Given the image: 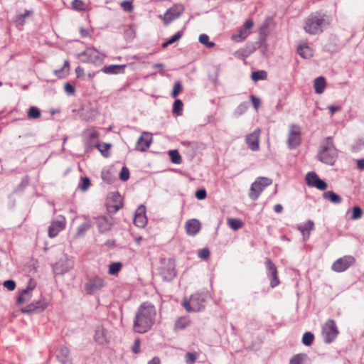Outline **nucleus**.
I'll list each match as a JSON object with an SVG mask.
<instances>
[{
  "label": "nucleus",
  "instance_id": "nucleus-64",
  "mask_svg": "<svg viewBox=\"0 0 364 364\" xmlns=\"http://www.w3.org/2000/svg\"><path fill=\"white\" fill-rule=\"evenodd\" d=\"M357 168L361 171L364 170V159L357 160Z\"/></svg>",
  "mask_w": 364,
  "mask_h": 364
},
{
  "label": "nucleus",
  "instance_id": "nucleus-3",
  "mask_svg": "<svg viewBox=\"0 0 364 364\" xmlns=\"http://www.w3.org/2000/svg\"><path fill=\"white\" fill-rule=\"evenodd\" d=\"M328 24L326 15L318 13L310 14L304 21L305 31L311 35H316L323 31V28Z\"/></svg>",
  "mask_w": 364,
  "mask_h": 364
},
{
  "label": "nucleus",
  "instance_id": "nucleus-58",
  "mask_svg": "<svg viewBox=\"0 0 364 364\" xmlns=\"http://www.w3.org/2000/svg\"><path fill=\"white\" fill-rule=\"evenodd\" d=\"M3 284L4 287L10 291L14 290L16 287V283L13 280H6L4 282Z\"/></svg>",
  "mask_w": 364,
  "mask_h": 364
},
{
  "label": "nucleus",
  "instance_id": "nucleus-32",
  "mask_svg": "<svg viewBox=\"0 0 364 364\" xmlns=\"http://www.w3.org/2000/svg\"><path fill=\"white\" fill-rule=\"evenodd\" d=\"M31 299V291L26 289H23L17 297V303L18 304L28 301Z\"/></svg>",
  "mask_w": 364,
  "mask_h": 364
},
{
  "label": "nucleus",
  "instance_id": "nucleus-49",
  "mask_svg": "<svg viewBox=\"0 0 364 364\" xmlns=\"http://www.w3.org/2000/svg\"><path fill=\"white\" fill-rule=\"evenodd\" d=\"M181 90H182L181 83L179 81L176 82L174 84V86H173V89L171 92V96L173 97H176L178 95V94L181 92Z\"/></svg>",
  "mask_w": 364,
  "mask_h": 364
},
{
  "label": "nucleus",
  "instance_id": "nucleus-47",
  "mask_svg": "<svg viewBox=\"0 0 364 364\" xmlns=\"http://www.w3.org/2000/svg\"><path fill=\"white\" fill-rule=\"evenodd\" d=\"M32 14V11H26L23 14H18L16 16L15 21L16 23L23 25L24 23V18L28 16H30Z\"/></svg>",
  "mask_w": 364,
  "mask_h": 364
},
{
  "label": "nucleus",
  "instance_id": "nucleus-43",
  "mask_svg": "<svg viewBox=\"0 0 364 364\" xmlns=\"http://www.w3.org/2000/svg\"><path fill=\"white\" fill-rule=\"evenodd\" d=\"M306 354H297L290 360L289 364H303V362L306 359Z\"/></svg>",
  "mask_w": 364,
  "mask_h": 364
},
{
  "label": "nucleus",
  "instance_id": "nucleus-24",
  "mask_svg": "<svg viewBox=\"0 0 364 364\" xmlns=\"http://www.w3.org/2000/svg\"><path fill=\"white\" fill-rule=\"evenodd\" d=\"M46 304L41 301L33 302L21 310L23 313L41 312L46 309Z\"/></svg>",
  "mask_w": 364,
  "mask_h": 364
},
{
  "label": "nucleus",
  "instance_id": "nucleus-28",
  "mask_svg": "<svg viewBox=\"0 0 364 364\" xmlns=\"http://www.w3.org/2000/svg\"><path fill=\"white\" fill-rule=\"evenodd\" d=\"M314 87L316 93H323L326 87L325 78L323 77H318L316 78L314 80Z\"/></svg>",
  "mask_w": 364,
  "mask_h": 364
},
{
  "label": "nucleus",
  "instance_id": "nucleus-23",
  "mask_svg": "<svg viewBox=\"0 0 364 364\" xmlns=\"http://www.w3.org/2000/svg\"><path fill=\"white\" fill-rule=\"evenodd\" d=\"M126 65H110L105 66L102 71L108 75H116L124 73Z\"/></svg>",
  "mask_w": 364,
  "mask_h": 364
},
{
  "label": "nucleus",
  "instance_id": "nucleus-56",
  "mask_svg": "<svg viewBox=\"0 0 364 364\" xmlns=\"http://www.w3.org/2000/svg\"><path fill=\"white\" fill-rule=\"evenodd\" d=\"M90 185V179L88 178L85 177V178H82V183L79 186V187L82 191H86L89 188Z\"/></svg>",
  "mask_w": 364,
  "mask_h": 364
},
{
  "label": "nucleus",
  "instance_id": "nucleus-37",
  "mask_svg": "<svg viewBox=\"0 0 364 364\" xmlns=\"http://www.w3.org/2000/svg\"><path fill=\"white\" fill-rule=\"evenodd\" d=\"M248 109V103L246 102L240 103L234 111V114L236 117L241 116Z\"/></svg>",
  "mask_w": 364,
  "mask_h": 364
},
{
  "label": "nucleus",
  "instance_id": "nucleus-50",
  "mask_svg": "<svg viewBox=\"0 0 364 364\" xmlns=\"http://www.w3.org/2000/svg\"><path fill=\"white\" fill-rule=\"evenodd\" d=\"M129 169L125 166L122 167L121 172L119 173L120 180L122 181H126L129 179Z\"/></svg>",
  "mask_w": 364,
  "mask_h": 364
},
{
  "label": "nucleus",
  "instance_id": "nucleus-4",
  "mask_svg": "<svg viewBox=\"0 0 364 364\" xmlns=\"http://www.w3.org/2000/svg\"><path fill=\"white\" fill-rule=\"evenodd\" d=\"M205 301L202 294L196 293L189 299H184L182 304L188 312L200 311L204 309Z\"/></svg>",
  "mask_w": 364,
  "mask_h": 364
},
{
  "label": "nucleus",
  "instance_id": "nucleus-8",
  "mask_svg": "<svg viewBox=\"0 0 364 364\" xmlns=\"http://www.w3.org/2000/svg\"><path fill=\"white\" fill-rule=\"evenodd\" d=\"M106 286L105 280L98 277L89 279L85 284V289L88 294H94L102 290Z\"/></svg>",
  "mask_w": 364,
  "mask_h": 364
},
{
  "label": "nucleus",
  "instance_id": "nucleus-51",
  "mask_svg": "<svg viewBox=\"0 0 364 364\" xmlns=\"http://www.w3.org/2000/svg\"><path fill=\"white\" fill-rule=\"evenodd\" d=\"M186 362L187 364H193L196 362L197 358L196 353H188L186 355Z\"/></svg>",
  "mask_w": 364,
  "mask_h": 364
},
{
  "label": "nucleus",
  "instance_id": "nucleus-38",
  "mask_svg": "<svg viewBox=\"0 0 364 364\" xmlns=\"http://www.w3.org/2000/svg\"><path fill=\"white\" fill-rule=\"evenodd\" d=\"M183 104L181 100H176L173 105V113L177 116L181 115Z\"/></svg>",
  "mask_w": 364,
  "mask_h": 364
},
{
  "label": "nucleus",
  "instance_id": "nucleus-19",
  "mask_svg": "<svg viewBox=\"0 0 364 364\" xmlns=\"http://www.w3.org/2000/svg\"><path fill=\"white\" fill-rule=\"evenodd\" d=\"M151 141V135L149 133L144 132L137 141L136 149L145 151L150 146Z\"/></svg>",
  "mask_w": 364,
  "mask_h": 364
},
{
  "label": "nucleus",
  "instance_id": "nucleus-36",
  "mask_svg": "<svg viewBox=\"0 0 364 364\" xmlns=\"http://www.w3.org/2000/svg\"><path fill=\"white\" fill-rule=\"evenodd\" d=\"M92 222L89 220H85L83 223H82L77 229V234L79 235H84L91 227Z\"/></svg>",
  "mask_w": 364,
  "mask_h": 364
},
{
  "label": "nucleus",
  "instance_id": "nucleus-10",
  "mask_svg": "<svg viewBox=\"0 0 364 364\" xmlns=\"http://www.w3.org/2000/svg\"><path fill=\"white\" fill-rule=\"evenodd\" d=\"M355 259L353 257L350 255L344 256L336 261L332 264V269L337 272H341L346 270L350 266L354 264Z\"/></svg>",
  "mask_w": 364,
  "mask_h": 364
},
{
  "label": "nucleus",
  "instance_id": "nucleus-18",
  "mask_svg": "<svg viewBox=\"0 0 364 364\" xmlns=\"http://www.w3.org/2000/svg\"><path fill=\"white\" fill-rule=\"evenodd\" d=\"M183 9L181 6H176L167 10L164 16V22L167 25L174 19L177 18L182 14Z\"/></svg>",
  "mask_w": 364,
  "mask_h": 364
},
{
  "label": "nucleus",
  "instance_id": "nucleus-34",
  "mask_svg": "<svg viewBox=\"0 0 364 364\" xmlns=\"http://www.w3.org/2000/svg\"><path fill=\"white\" fill-rule=\"evenodd\" d=\"M228 224L234 230L241 228L243 225L242 221L236 218H228Z\"/></svg>",
  "mask_w": 364,
  "mask_h": 364
},
{
  "label": "nucleus",
  "instance_id": "nucleus-26",
  "mask_svg": "<svg viewBox=\"0 0 364 364\" xmlns=\"http://www.w3.org/2000/svg\"><path fill=\"white\" fill-rule=\"evenodd\" d=\"M95 339L100 344L107 343V338L105 329L102 326L97 327L95 333Z\"/></svg>",
  "mask_w": 364,
  "mask_h": 364
},
{
  "label": "nucleus",
  "instance_id": "nucleus-21",
  "mask_svg": "<svg viewBox=\"0 0 364 364\" xmlns=\"http://www.w3.org/2000/svg\"><path fill=\"white\" fill-rule=\"evenodd\" d=\"M186 229L188 235H195L200 229V223L196 219L189 220L186 222Z\"/></svg>",
  "mask_w": 364,
  "mask_h": 364
},
{
  "label": "nucleus",
  "instance_id": "nucleus-14",
  "mask_svg": "<svg viewBox=\"0 0 364 364\" xmlns=\"http://www.w3.org/2000/svg\"><path fill=\"white\" fill-rule=\"evenodd\" d=\"M65 227V218L60 217L58 219L53 221L48 228V235L50 237H55L59 232Z\"/></svg>",
  "mask_w": 364,
  "mask_h": 364
},
{
  "label": "nucleus",
  "instance_id": "nucleus-35",
  "mask_svg": "<svg viewBox=\"0 0 364 364\" xmlns=\"http://www.w3.org/2000/svg\"><path fill=\"white\" fill-rule=\"evenodd\" d=\"M96 147L98 149V150L101 152V154L107 157L109 156V150L111 147L110 144H97L96 145Z\"/></svg>",
  "mask_w": 364,
  "mask_h": 364
},
{
  "label": "nucleus",
  "instance_id": "nucleus-60",
  "mask_svg": "<svg viewBox=\"0 0 364 364\" xmlns=\"http://www.w3.org/2000/svg\"><path fill=\"white\" fill-rule=\"evenodd\" d=\"M207 193L205 189H200L196 192V197L198 200H203L206 198Z\"/></svg>",
  "mask_w": 364,
  "mask_h": 364
},
{
  "label": "nucleus",
  "instance_id": "nucleus-59",
  "mask_svg": "<svg viewBox=\"0 0 364 364\" xmlns=\"http://www.w3.org/2000/svg\"><path fill=\"white\" fill-rule=\"evenodd\" d=\"M121 6L124 9V10L126 11H132L133 9L132 4L129 1H123L121 3Z\"/></svg>",
  "mask_w": 364,
  "mask_h": 364
},
{
  "label": "nucleus",
  "instance_id": "nucleus-62",
  "mask_svg": "<svg viewBox=\"0 0 364 364\" xmlns=\"http://www.w3.org/2000/svg\"><path fill=\"white\" fill-rule=\"evenodd\" d=\"M36 287V282L33 279H30L27 287L25 289L28 291H32Z\"/></svg>",
  "mask_w": 364,
  "mask_h": 364
},
{
  "label": "nucleus",
  "instance_id": "nucleus-20",
  "mask_svg": "<svg viewBox=\"0 0 364 364\" xmlns=\"http://www.w3.org/2000/svg\"><path fill=\"white\" fill-rule=\"evenodd\" d=\"M97 225L100 232H105L111 230L112 223L109 218L100 216L97 218Z\"/></svg>",
  "mask_w": 364,
  "mask_h": 364
},
{
  "label": "nucleus",
  "instance_id": "nucleus-17",
  "mask_svg": "<svg viewBox=\"0 0 364 364\" xmlns=\"http://www.w3.org/2000/svg\"><path fill=\"white\" fill-rule=\"evenodd\" d=\"M260 134V129H256L252 132L247 135L245 141L248 147L252 151H257L259 149V137Z\"/></svg>",
  "mask_w": 364,
  "mask_h": 364
},
{
  "label": "nucleus",
  "instance_id": "nucleus-45",
  "mask_svg": "<svg viewBox=\"0 0 364 364\" xmlns=\"http://www.w3.org/2000/svg\"><path fill=\"white\" fill-rule=\"evenodd\" d=\"M72 8L76 11H85L86 9L85 4L81 0H73L72 2Z\"/></svg>",
  "mask_w": 364,
  "mask_h": 364
},
{
  "label": "nucleus",
  "instance_id": "nucleus-61",
  "mask_svg": "<svg viewBox=\"0 0 364 364\" xmlns=\"http://www.w3.org/2000/svg\"><path fill=\"white\" fill-rule=\"evenodd\" d=\"M250 100L254 108L257 110L260 105V100L254 95L250 96Z\"/></svg>",
  "mask_w": 364,
  "mask_h": 364
},
{
  "label": "nucleus",
  "instance_id": "nucleus-42",
  "mask_svg": "<svg viewBox=\"0 0 364 364\" xmlns=\"http://www.w3.org/2000/svg\"><path fill=\"white\" fill-rule=\"evenodd\" d=\"M168 155L173 164H179L181 162V157L177 150H171Z\"/></svg>",
  "mask_w": 364,
  "mask_h": 364
},
{
  "label": "nucleus",
  "instance_id": "nucleus-13",
  "mask_svg": "<svg viewBox=\"0 0 364 364\" xmlns=\"http://www.w3.org/2000/svg\"><path fill=\"white\" fill-rule=\"evenodd\" d=\"M74 266V262L71 259L65 258L60 259L53 266V271L55 274H63L71 269Z\"/></svg>",
  "mask_w": 364,
  "mask_h": 364
},
{
  "label": "nucleus",
  "instance_id": "nucleus-55",
  "mask_svg": "<svg viewBox=\"0 0 364 364\" xmlns=\"http://www.w3.org/2000/svg\"><path fill=\"white\" fill-rule=\"evenodd\" d=\"M65 91L70 95H73L75 92V87L70 83H65L64 85Z\"/></svg>",
  "mask_w": 364,
  "mask_h": 364
},
{
  "label": "nucleus",
  "instance_id": "nucleus-22",
  "mask_svg": "<svg viewBox=\"0 0 364 364\" xmlns=\"http://www.w3.org/2000/svg\"><path fill=\"white\" fill-rule=\"evenodd\" d=\"M70 350L65 346H61L57 350L56 358L61 364H66L70 361Z\"/></svg>",
  "mask_w": 364,
  "mask_h": 364
},
{
  "label": "nucleus",
  "instance_id": "nucleus-9",
  "mask_svg": "<svg viewBox=\"0 0 364 364\" xmlns=\"http://www.w3.org/2000/svg\"><path fill=\"white\" fill-rule=\"evenodd\" d=\"M287 143L290 149H294L300 144L301 129L298 125H290Z\"/></svg>",
  "mask_w": 364,
  "mask_h": 364
},
{
  "label": "nucleus",
  "instance_id": "nucleus-2",
  "mask_svg": "<svg viewBox=\"0 0 364 364\" xmlns=\"http://www.w3.org/2000/svg\"><path fill=\"white\" fill-rule=\"evenodd\" d=\"M338 158V151L331 136L326 137L320 144L316 159L327 165H334Z\"/></svg>",
  "mask_w": 364,
  "mask_h": 364
},
{
  "label": "nucleus",
  "instance_id": "nucleus-54",
  "mask_svg": "<svg viewBox=\"0 0 364 364\" xmlns=\"http://www.w3.org/2000/svg\"><path fill=\"white\" fill-rule=\"evenodd\" d=\"M183 31H178L174 36H173L168 41V43L170 45L178 41L183 36Z\"/></svg>",
  "mask_w": 364,
  "mask_h": 364
},
{
  "label": "nucleus",
  "instance_id": "nucleus-31",
  "mask_svg": "<svg viewBox=\"0 0 364 364\" xmlns=\"http://www.w3.org/2000/svg\"><path fill=\"white\" fill-rule=\"evenodd\" d=\"M69 70H70V63H69V61L68 60H65L64 65L61 68L54 70V74L57 77L61 78V77H64L66 74H68Z\"/></svg>",
  "mask_w": 364,
  "mask_h": 364
},
{
  "label": "nucleus",
  "instance_id": "nucleus-44",
  "mask_svg": "<svg viewBox=\"0 0 364 364\" xmlns=\"http://www.w3.org/2000/svg\"><path fill=\"white\" fill-rule=\"evenodd\" d=\"M122 268V264L120 262H114L109 265V274L111 275L117 274Z\"/></svg>",
  "mask_w": 364,
  "mask_h": 364
},
{
  "label": "nucleus",
  "instance_id": "nucleus-41",
  "mask_svg": "<svg viewBox=\"0 0 364 364\" xmlns=\"http://www.w3.org/2000/svg\"><path fill=\"white\" fill-rule=\"evenodd\" d=\"M199 42L205 45L208 48H213L215 46V43L209 41V36L206 34H200L199 36Z\"/></svg>",
  "mask_w": 364,
  "mask_h": 364
},
{
  "label": "nucleus",
  "instance_id": "nucleus-6",
  "mask_svg": "<svg viewBox=\"0 0 364 364\" xmlns=\"http://www.w3.org/2000/svg\"><path fill=\"white\" fill-rule=\"evenodd\" d=\"M338 333L339 331L336 325L335 321L333 319L327 320L322 327V336L324 338V342L326 343L333 342Z\"/></svg>",
  "mask_w": 364,
  "mask_h": 364
},
{
  "label": "nucleus",
  "instance_id": "nucleus-46",
  "mask_svg": "<svg viewBox=\"0 0 364 364\" xmlns=\"http://www.w3.org/2000/svg\"><path fill=\"white\" fill-rule=\"evenodd\" d=\"M28 116L31 119H38L41 116V112L37 107H31L28 112Z\"/></svg>",
  "mask_w": 364,
  "mask_h": 364
},
{
  "label": "nucleus",
  "instance_id": "nucleus-1",
  "mask_svg": "<svg viewBox=\"0 0 364 364\" xmlns=\"http://www.w3.org/2000/svg\"><path fill=\"white\" fill-rule=\"evenodd\" d=\"M156 316V311L154 306L143 303L136 313L133 324L134 331L139 333L147 332L154 324Z\"/></svg>",
  "mask_w": 364,
  "mask_h": 364
},
{
  "label": "nucleus",
  "instance_id": "nucleus-30",
  "mask_svg": "<svg viewBox=\"0 0 364 364\" xmlns=\"http://www.w3.org/2000/svg\"><path fill=\"white\" fill-rule=\"evenodd\" d=\"M297 53L304 58H309L313 55L312 50L308 46H299Z\"/></svg>",
  "mask_w": 364,
  "mask_h": 364
},
{
  "label": "nucleus",
  "instance_id": "nucleus-15",
  "mask_svg": "<svg viewBox=\"0 0 364 364\" xmlns=\"http://www.w3.org/2000/svg\"><path fill=\"white\" fill-rule=\"evenodd\" d=\"M82 55H86L88 60L94 64H102L105 58V55L103 53H100L95 48H90L86 49Z\"/></svg>",
  "mask_w": 364,
  "mask_h": 364
},
{
  "label": "nucleus",
  "instance_id": "nucleus-53",
  "mask_svg": "<svg viewBox=\"0 0 364 364\" xmlns=\"http://www.w3.org/2000/svg\"><path fill=\"white\" fill-rule=\"evenodd\" d=\"M198 257L201 259H205L210 256V251L208 248H203L198 251Z\"/></svg>",
  "mask_w": 364,
  "mask_h": 364
},
{
  "label": "nucleus",
  "instance_id": "nucleus-29",
  "mask_svg": "<svg viewBox=\"0 0 364 364\" xmlns=\"http://www.w3.org/2000/svg\"><path fill=\"white\" fill-rule=\"evenodd\" d=\"M191 323V321L188 316H182L178 318L174 324V329L178 330H183L186 327H187Z\"/></svg>",
  "mask_w": 364,
  "mask_h": 364
},
{
  "label": "nucleus",
  "instance_id": "nucleus-25",
  "mask_svg": "<svg viewBox=\"0 0 364 364\" xmlns=\"http://www.w3.org/2000/svg\"><path fill=\"white\" fill-rule=\"evenodd\" d=\"M314 223L312 220H308L304 225L298 226V230L301 232L304 241L307 240L310 236L311 230H314Z\"/></svg>",
  "mask_w": 364,
  "mask_h": 364
},
{
  "label": "nucleus",
  "instance_id": "nucleus-57",
  "mask_svg": "<svg viewBox=\"0 0 364 364\" xmlns=\"http://www.w3.org/2000/svg\"><path fill=\"white\" fill-rule=\"evenodd\" d=\"M124 36L127 40H131L134 37V30L129 27L124 31Z\"/></svg>",
  "mask_w": 364,
  "mask_h": 364
},
{
  "label": "nucleus",
  "instance_id": "nucleus-5",
  "mask_svg": "<svg viewBox=\"0 0 364 364\" xmlns=\"http://www.w3.org/2000/svg\"><path fill=\"white\" fill-rule=\"evenodd\" d=\"M272 183V179L267 177H259L251 185L249 197L252 200H256L263 190Z\"/></svg>",
  "mask_w": 364,
  "mask_h": 364
},
{
  "label": "nucleus",
  "instance_id": "nucleus-48",
  "mask_svg": "<svg viewBox=\"0 0 364 364\" xmlns=\"http://www.w3.org/2000/svg\"><path fill=\"white\" fill-rule=\"evenodd\" d=\"M363 215L362 209L358 206L353 207L352 210L351 219L357 220L361 218Z\"/></svg>",
  "mask_w": 364,
  "mask_h": 364
},
{
  "label": "nucleus",
  "instance_id": "nucleus-39",
  "mask_svg": "<svg viewBox=\"0 0 364 364\" xmlns=\"http://www.w3.org/2000/svg\"><path fill=\"white\" fill-rule=\"evenodd\" d=\"M318 176L315 172H309L306 176V181L308 186L313 187V184H315L318 180Z\"/></svg>",
  "mask_w": 364,
  "mask_h": 364
},
{
  "label": "nucleus",
  "instance_id": "nucleus-7",
  "mask_svg": "<svg viewBox=\"0 0 364 364\" xmlns=\"http://www.w3.org/2000/svg\"><path fill=\"white\" fill-rule=\"evenodd\" d=\"M159 274L166 281L172 280L176 276L175 262L173 259H164L161 260Z\"/></svg>",
  "mask_w": 364,
  "mask_h": 364
},
{
  "label": "nucleus",
  "instance_id": "nucleus-52",
  "mask_svg": "<svg viewBox=\"0 0 364 364\" xmlns=\"http://www.w3.org/2000/svg\"><path fill=\"white\" fill-rule=\"evenodd\" d=\"M313 187H316L321 191H323L327 188V183L318 178L315 184H313Z\"/></svg>",
  "mask_w": 364,
  "mask_h": 364
},
{
  "label": "nucleus",
  "instance_id": "nucleus-33",
  "mask_svg": "<svg viewBox=\"0 0 364 364\" xmlns=\"http://www.w3.org/2000/svg\"><path fill=\"white\" fill-rule=\"evenodd\" d=\"M267 73L264 70H257L252 73L251 78L254 81L266 80Z\"/></svg>",
  "mask_w": 364,
  "mask_h": 364
},
{
  "label": "nucleus",
  "instance_id": "nucleus-11",
  "mask_svg": "<svg viewBox=\"0 0 364 364\" xmlns=\"http://www.w3.org/2000/svg\"><path fill=\"white\" fill-rule=\"evenodd\" d=\"M265 264L267 265L268 277L270 279V286L274 288L279 284V279L277 276V269L269 258H266Z\"/></svg>",
  "mask_w": 364,
  "mask_h": 364
},
{
  "label": "nucleus",
  "instance_id": "nucleus-27",
  "mask_svg": "<svg viewBox=\"0 0 364 364\" xmlns=\"http://www.w3.org/2000/svg\"><path fill=\"white\" fill-rule=\"evenodd\" d=\"M323 198L334 204H338L342 201L341 197L331 191L323 193Z\"/></svg>",
  "mask_w": 364,
  "mask_h": 364
},
{
  "label": "nucleus",
  "instance_id": "nucleus-12",
  "mask_svg": "<svg viewBox=\"0 0 364 364\" xmlns=\"http://www.w3.org/2000/svg\"><path fill=\"white\" fill-rule=\"evenodd\" d=\"M254 25L252 19H248L245 21L243 28L240 29L238 32L232 36V39L237 42H240L245 40L250 33V29Z\"/></svg>",
  "mask_w": 364,
  "mask_h": 364
},
{
  "label": "nucleus",
  "instance_id": "nucleus-63",
  "mask_svg": "<svg viewBox=\"0 0 364 364\" xmlns=\"http://www.w3.org/2000/svg\"><path fill=\"white\" fill-rule=\"evenodd\" d=\"M99 134L95 130H92L89 132L88 136L90 140L96 139L98 138Z\"/></svg>",
  "mask_w": 364,
  "mask_h": 364
},
{
  "label": "nucleus",
  "instance_id": "nucleus-40",
  "mask_svg": "<svg viewBox=\"0 0 364 364\" xmlns=\"http://www.w3.org/2000/svg\"><path fill=\"white\" fill-rule=\"evenodd\" d=\"M314 339V336L311 332H306L302 337V343L306 346H309L312 344Z\"/></svg>",
  "mask_w": 364,
  "mask_h": 364
},
{
  "label": "nucleus",
  "instance_id": "nucleus-16",
  "mask_svg": "<svg viewBox=\"0 0 364 364\" xmlns=\"http://www.w3.org/2000/svg\"><path fill=\"white\" fill-rule=\"evenodd\" d=\"M147 223L146 217V208L144 205H141L136 210L134 217V223L139 228H144Z\"/></svg>",
  "mask_w": 364,
  "mask_h": 364
}]
</instances>
